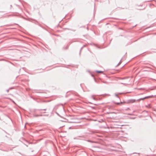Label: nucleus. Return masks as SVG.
Segmentation results:
<instances>
[{
  "label": "nucleus",
  "instance_id": "obj_9",
  "mask_svg": "<svg viewBox=\"0 0 156 156\" xmlns=\"http://www.w3.org/2000/svg\"><path fill=\"white\" fill-rule=\"evenodd\" d=\"M138 89V90H140V89Z\"/></svg>",
  "mask_w": 156,
  "mask_h": 156
},
{
  "label": "nucleus",
  "instance_id": "obj_1",
  "mask_svg": "<svg viewBox=\"0 0 156 156\" xmlns=\"http://www.w3.org/2000/svg\"><path fill=\"white\" fill-rule=\"evenodd\" d=\"M136 100L134 99H129L127 100V103H133L135 102Z\"/></svg>",
  "mask_w": 156,
  "mask_h": 156
},
{
  "label": "nucleus",
  "instance_id": "obj_2",
  "mask_svg": "<svg viewBox=\"0 0 156 156\" xmlns=\"http://www.w3.org/2000/svg\"><path fill=\"white\" fill-rule=\"evenodd\" d=\"M145 99H144V98H140L139 99H137L136 101H139L140 100H144Z\"/></svg>",
  "mask_w": 156,
  "mask_h": 156
},
{
  "label": "nucleus",
  "instance_id": "obj_6",
  "mask_svg": "<svg viewBox=\"0 0 156 156\" xmlns=\"http://www.w3.org/2000/svg\"><path fill=\"white\" fill-rule=\"evenodd\" d=\"M127 115H132V114H127Z\"/></svg>",
  "mask_w": 156,
  "mask_h": 156
},
{
  "label": "nucleus",
  "instance_id": "obj_8",
  "mask_svg": "<svg viewBox=\"0 0 156 156\" xmlns=\"http://www.w3.org/2000/svg\"><path fill=\"white\" fill-rule=\"evenodd\" d=\"M130 93V92H127V93Z\"/></svg>",
  "mask_w": 156,
  "mask_h": 156
},
{
  "label": "nucleus",
  "instance_id": "obj_3",
  "mask_svg": "<svg viewBox=\"0 0 156 156\" xmlns=\"http://www.w3.org/2000/svg\"><path fill=\"white\" fill-rule=\"evenodd\" d=\"M96 72L98 73H103V72L102 71H97Z\"/></svg>",
  "mask_w": 156,
  "mask_h": 156
},
{
  "label": "nucleus",
  "instance_id": "obj_4",
  "mask_svg": "<svg viewBox=\"0 0 156 156\" xmlns=\"http://www.w3.org/2000/svg\"><path fill=\"white\" fill-rule=\"evenodd\" d=\"M151 96H150L145 97L144 98V99H146V98H151Z\"/></svg>",
  "mask_w": 156,
  "mask_h": 156
},
{
  "label": "nucleus",
  "instance_id": "obj_5",
  "mask_svg": "<svg viewBox=\"0 0 156 156\" xmlns=\"http://www.w3.org/2000/svg\"><path fill=\"white\" fill-rule=\"evenodd\" d=\"M128 118H129V119H134V118H131L130 117H128L127 116V119Z\"/></svg>",
  "mask_w": 156,
  "mask_h": 156
},
{
  "label": "nucleus",
  "instance_id": "obj_10",
  "mask_svg": "<svg viewBox=\"0 0 156 156\" xmlns=\"http://www.w3.org/2000/svg\"><path fill=\"white\" fill-rule=\"evenodd\" d=\"M146 112H147V111H146Z\"/></svg>",
  "mask_w": 156,
  "mask_h": 156
},
{
  "label": "nucleus",
  "instance_id": "obj_7",
  "mask_svg": "<svg viewBox=\"0 0 156 156\" xmlns=\"http://www.w3.org/2000/svg\"><path fill=\"white\" fill-rule=\"evenodd\" d=\"M149 106V105L148 106L147 105V106H146V107H148V106Z\"/></svg>",
  "mask_w": 156,
  "mask_h": 156
}]
</instances>
